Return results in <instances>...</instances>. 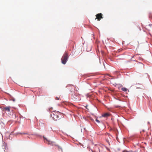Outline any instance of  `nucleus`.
<instances>
[{"instance_id": "nucleus-1", "label": "nucleus", "mask_w": 152, "mask_h": 152, "mask_svg": "<svg viewBox=\"0 0 152 152\" xmlns=\"http://www.w3.org/2000/svg\"><path fill=\"white\" fill-rule=\"evenodd\" d=\"M68 53L67 52H65L61 58V62L63 64H66L68 60Z\"/></svg>"}, {"instance_id": "nucleus-2", "label": "nucleus", "mask_w": 152, "mask_h": 152, "mask_svg": "<svg viewBox=\"0 0 152 152\" xmlns=\"http://www.w3.org/2000/svg\"><path fill=\"white\" fill-rule=\"evenodd\" d=\"M58 114H59L58 112H54L50 114V115L54 120L57 121L59 119V117L58 115Z\"/></svg>"}, {"instance_id": "nucleus-3", "label": "nucleus", "mask_w": 152, "mask_h": 152, "mask_svg": "<svg viewBox=\"0 0 152 152\" xmlns=\"http://www.w3.org/2000/svg\"><path fill=\"white\" fill-rule=\"evenodd\" d=\"M96 18L95 19H97L98 21L100 20L101 18H103L102 14L101 13L97 14L96 15Z\"/></svg>"}, {"instance_id": "nucleus-4", "label": "nucleus", "mask_w": 152, "mask_h": 152, "mask_svg": "<svg viewBox=\"0 0 152 152\" xmlns=\"http://www.w3.org/2000/svg\"><path fill=\"white\" fill-rule=\"evenodd\" d=\"M145 28L148 31H150L152 30V24H149L146 25L145 26Z\"/></svg>"}, {"instance_id": "nucleus-5", "label": "nucleus", "mask_w": 152, "mask_h": 152, "mask_svg": "<svg viewBox=\"0 0 152 152\" xmlns=\"http://www.w3.org/2000/svg\"><path fill=\"white\" fill-rule=\"evenodd\" d=\"M11 107L10 106L4 107L2 110L4 111L9 112L10 111Z\"/></svg>"}, {"instance_id": "nucleus-6", "label": "nucleus", "mask_w": 152, "mask_h": 152, "mask_svg": "<svg viewBox=\"0 0 152 152\" xmlns=\"http://www.w3.org/2000/svg\"><path fill=\"white\" fill-rule=\"evenodd\" d=\"M44 142H45V140H46V141L49 144H50L52 145H54V142H51V141H50V140H48L45 137H44Z\"/></svg>"}, {"instance_id": "nucleus-7", "label": "nucleus", "mask_w": 152, "mask_h": 152, "mask_svg": "<svg viewBox=\"0 0 152 152\" xmlns=\"http://www.w3.org/2000/svg\"><path fill=\"white\" fill-rule=\"evenodd\" d=\"M105 138H106V141L108 142V137H109L110 139L111 137H112V136L110 134H109L107 133L105 134Z\"/></svg>"}, {"instance_id": "nucleus-8", "label": "nucleus", "mask_w": 152, "mask_h": 152, "mask_svg": "<svg viewBox=\"0 0 152 152\" xmlns=\"http://www.w3.org/2000/svg\"><path fill=\"white\" fill-rule=\"evenodd\" d=\"M110 114L107 113L104 114L102 115V116L104 117H106L109 116Z\"/></svg>"}, {"instance_id": "nucleus-9", "label": "nucleus", "mask_w": 152, "mask_h": 152, "mask_svg": "<svg viewBox=\"0 0 152 152\" xmlns=\"http://www.w3.org/2000/svg\"><path fill=\"white\" fill-rule=\"evenodd\" d=\"M121 90L124 91L126 92L128 90L125 87L122 88H121Z\"/></svg>"}, {"instance_id": "nucleus-10", "label": "nucleus", "mask_w": 152, "mask_h": 152, "mask_svg": "<svg viewBox=\"0 0 152 152\" xmlns=\"http://www.w3.org/2000/svg\"><path fill=\"white\" fill-rule=\"evenodd\" d=\"M101 148H100V149L99 148V152H104L102 151L101 150Z\"/></svg>"}, {"instance_id": "nucleus-11", "label": "nucleus", "mask_w": 152, "mask_h": 152, "mask_svg": "<svg viewBox=\"0 0 152 152\" xmlns=\"http://www.w3.org/2000/svg\"><path fill=\"white\" fill-rule=\"evenodd\" d=\"M96 122H98V123H99V122H99V121L97 119L96 120Z\"/></svg>"}, {"instance_id": "nucleus-12", "label": "nucleus", "mask_w": 152, "mask_h": 152, "mask_svg": "<svg viewBox=\"0 0 152 152\" xmlns=\"http://www.w3.org/2000/svg\"><path fill=\"white\" fill-rule=\"evenodd\" d=\"M20 134H26L25 133H20Z\"/></svg>"}, {"instance_id": "nucleus-13", "label": "nucleus", "mask_w": 152, "mask_h": 152, "mask_svg": "<svg viewBox=\"0 0 152 152\" xmlns=\"http://www.w3.org/2000/svg\"><path fill=\"white\" fill-rule=\"evenodd\" d=\"M57 98V99H57V100H58V99H59V98H58L57 97V98Z\"/></svg>"}]
</instances>
